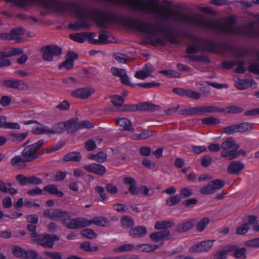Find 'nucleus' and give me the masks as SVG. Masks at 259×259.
Returning <instances> with one entry per match:
<instances>
[{"label": "nucleus", "instance_id": "obj_1", "mask_svg": "<svg viewBox=\"0 0 259 259\" xmlns=\"http://www.w3.org/2000/svg\"><path fill=\"white\" fill-rule=\"evenodd\" d=\"M94 14L96 16L97 24L102 28H106V24L108 23H120L123 26L147 34V38L153 46H156L157 45L164 46L165 44V41L161 39L154 38L156 32H164L165 40L171 44L176 45L180 44L178 38L168 33V29L161 24H158L157 28H153L149 23L140 21L135 18H122L113 12H106L96 11Z\"/></svg>", "mask_w": 259, "mask_h": 259}, {"label": "nucleus", "instance_id": "obj_2", "mask_svg": "<svg viewBox=\"0 0 259 259\" xmlns=\"http://www.w3.org/2000/svg\"><path fill=\"white\" fill-rule=\"evenodd\" d=\"M44 143V140L41 139L32 144L25 146L22 151L21 156H16L12 158L11 164L15 166L20 163L30 162L40 158L42 153L39 154V150L42 147Z\"/></svg>", "mask_w": 259, "mask_h": 259}, {"label": "nucleus", "instance_id": "obj_3", "mask_svg": "<svg viewBox=\"0 0 259 259\" xmlns=\"http://www.w3.org/2000/svg\"><path fill=\"white\" fill-rule=\"evenodd\" d=\"M109 223V220L103 217H94L91 220H88L83 218H77L72 220H64L63 221V223L70 229L82 228L92 224L98 226L105 227Z\"/></svg>", "mask_w": 259, "mask_h": 259}, {"label": "nucleus", "instance_id": "obj_4", "mask_svg": "<svg viewBox=\"0 0 259 259\" xmlns=\"http://www.w3.org/2000/svg\"><path fill=\"white\" fill-rule=\"evenodd\" d=\"M27 229L31 232L30 235L33 238V242L45 248H53L55 245V241L60 240V237L56 234H37L36 227L33 224L27 225Z\"/></svg>", "mask_w": 259, "mask_h": 259}, {"label": "nucleus", "instance_id": "obj_5", "mask_svg": "<svg viewBox=\"0 0 259 259\" xmlns=\"http://www.w3.org/2000/svg\"><path fill=\"white\" fill-rule=\"evenodd\" d=\"M191 38L195 41L203 43V45L200 46L198 44L193 43L188 44L186 49V52L188 54H196L199 52L204 51L213 53L216 52V44L213 41L206 38H200L196 36H193Z\"/></svg>", "mask_w": 259, "mask_h": 259}, {"label": "nucleus", "instance_id": "obj_6", "mask_svg": "<svg viewBox=\"0 0 259 259\" xmlns=\"http://www.w3.org/2000/svg\"><path fill=\"white\" fill-rule=\"evenodd\" d=\"M239 148V145L235 143L233 138H229L221 144L222 151L221 156L229 160L235 159L237 154L235 153L234 149H238Z\"/></svg>", "mask_w": 259, "mask_h": 259}, {"label": "nucleus", "instance_id": "obj_7", "mask_svg": "<svg viewBox=\"0 0 259 259\" xmlns=\"http://www.w3.org/2000/svg\"><path fill=\"white\" fill-rule=\"evenodd\" d=\"M44 216L51 220L55 219H61V223L66 226L63 223L64 220H72L71 219L69 212L66 210H62L59 209L49 208L44 210L43 212Z\"/></svg>", "mask_w": 259, "mask_h": 259}, {"label": "nucleus", "instance_id": "obj_8", "mask_svg": "<svg viewBox=\"0 0 259 259\" xmlns=\"http://www.w3.org/2000/svg\"><path fill=\"white\" fill-rule=\"evenodd\" d=\"M42 54L44 60L48 61H53V58L57 57L62 54V49L56 45H50L42 47L40 50Z\"/></svg>", "mask_w": 259, "mask_h": 259}, {"label": "nucleus", "instance_id": "obj_9", "mask_svg": "<svg viewBox=\"0 0 259 259\" xmlns=\"http://www.w3.org/2000/svg\"><path fill=\"white\" fill-rule=\"evenodd\" d=\"M214 240H206L193 245L189 248L190 252H202L208 251L213 245Z\"/></svg>", "mask_w": 259, "mask_h": 259}, {"label": "nucleus", "instance_id": "obj_10", "mask_svg": "<svg viewBox=\"0 0 259 259\" xmlns=\"http://www.w3.org/2000/svg\"><path fill=\"white\" fill-rule=\"evenodd\" d=\"M3 86L12 89L26 90L28 88L27 83L22 80L7 79L2 82Z\"/></svg>", "mask_w": 259, "mask_h": 259}, {"label": "nucleus", "instance_id": "obj_11", "mask_svg": "<svg viewBox=\"0 0 259 259\" xmlns=\"http://www.w3.org/2000/svg\"><path fill=\"white\" fill-rule=\"evenodd\" d=\"M95 90L90 87L78 88L71 92V95L72 97L81 99H86L93 93Z\"/></svg>", "mask_w": 259, "mask_h": 259}, {"label": "nucleus", "instance_id": "obj_12", "mask_svg": "<svg viewBox=\"0 0 259 259\" xmlns=\"http://www.w3.org/2000/svg\"><path fill=\"white\" fill-rule=\"evenodd\" d=\"M83 168L88 172L100 176H103L106 172V167L98 163H93L83 166Z\"/></svg>", "mask_w": 259, "mask_h": 259}, {"label": "nucleus", "instance_id": "obj_13", "mask_svg": "<svg viewBox=\"0 0 259 259\" xmlns=\"http://www.w3.org/2000/svg\"><path fill=\"white\" fill-rule=\"evenodd\" d=\"M95 36L96 33L94 32H83L70 34V38L77 42L83 43L86 39L89 41L92 40L93 37Z\"/></svg>", "mask_w": 259, "mask_h": 259}, {"label": "nucleus", "instance_id": "obj_14", "mask_svg": "<svg viewBox=\"0 0 259 259\" xmlns=\"http://www.w3.org/2000/svg\"><path fill=\"white\" fill-rule=\"evenodd\" d=\"M229 252H233V256L236 259H245L246 256V249L242 247L239 248L236 245H229Z\"/></svg>", "mask_w": 259, "mask_h": 259}, {"label": "nucleus", "instance_id": "obj_15", "mask_svg": "<svg viewBox=\"0 0 259 259\" xmlns=\"http://www.w3.org/2000/svg\"><path fill=\"white\" fill-rule=\"evenodd\" d=\"M116 123L120 126V130L122 131H127L131 133L135 132V129L133 126L131 121L126 118L122 117L117 119Z\"/></svg>", "mask_w": 259, "mask_h": 259}, {"label": "nucleus", "instance_id": "obj_16", "mask_svg": "<svg viewBox=\"0 0 259 259\" xmlns=\"http://www.w3.org/2000/svg\"><path fill=\"white\" fill-rule=\"evenodd\" d=\"M160 108L158 105L148 102H141L137 104V111L153 112L159 110Z\"/></svg>", "mask_w": 259, "mask_h": 259}, {"label": "nucleus", "instance_id": "obj_17", "mask_svg": "<svg viewBox=\"0 0 259 259\" xmlns=\"http://www.w3.org/2000/svg\"><path fill=\"white\" fill-rule=\"evenodd\" d=\"M244 164L239 161H232L227 168V171L231 175H239L244 168Z\"/></svg>", "mask_w": 259, "mask_h": 259}, {"label": "nucleus", "instance_id": "obj_18", "mask_svg": "<svg viewBox=\"0 0 259 259\" xmlns=\"http://www.w3.org/2000/svg\"><path fill=\"white\" fill-rule=\"evenodd\" d=\"M77 120L78 118L75 117L70 119L66 121H64L65 131H66L69 134H72L78 131Z\"/></svg>", "mask_w": 259, "mask_h": 259}, {"label": "nucleus", "instance_id": "obj_19", "mask_svg": "<svg viewBox=\"0 0 259 259\" xmlns=\"http://www.w3.org/2000/svg\"><path fill=\"white\" fill-rule=\"evenodd\" d=\"M147 233V229L144 226H138L132 228L129 234L133 238H140L145 235Z\"/></svg>", "mask_w": 259, "mask_h": 259}, {"label": "nucleus", "instance_id": "obj_20", "mask_svg": "<svg viewBox=\"0 0 259 259\" xmlns=\"http://www.w3.org/2000/svg\"><path fill=\"white\" fill-rule=\"evenodd\" d=\"M196 223V219H192L189 221L180 224L176 228V231L178 233L186 232L191 229Z\"/></svg>", "mask_w": 259, "mask_h": 259}, {"label": "nucleus", "instance_id": "obj_21", "mask_svg": "<svg viewBox=\"0 0 259 259\" xmlns=\"http://www.w3.org/2000/svg\"><path fill=\"white\" fill-rule=\"evenodd\" d=\"M81 158V154L78 152L74 151L65 154L63 157V160L65 162L69 161L79 162Z\"/></svg>", "mask_w": 259, "mask_h": 259}, {"label": "nucleus", "instance_id": "obj_22", "mask_svg": "<svg viewBox=\"0 0 259 259\" xmlns=\"http://www.w3.org/2000/svg\"><path fill=\"white\" fill-rule=\"evenodd\" d=\"M43 190L50 194L56 195L59 197H62L64 196L63 192L59 190L55 184L47 185L44 187Z\"/></svg>", "mask_w": 259, "mask_h": 259}, {"label": "nucleus", "instance_id": "obj_23", "mask_svg": "<svg viewBox=\"0 0 259 259\" xmlns=\"http://www.w3.org/2000/svg\"><path fill=\"white\" fill-rule=\"evenodd\" d=\"M170 232L169 230H162L160 231L151 233L149 237L152 241L154 242H158L168 236Z\"/></svg>", "mask_w": 259, "mask_h": 259}, {"label": "nucleus", "instance_id": "obj_24", "mask_svg": "<svg viewBox=\"0 0 259 259\" xmlns=\"http://www.w3.org/2000/svg\"><path fill=\"white\" fill-rule=\"evenodd\" d=\"M158 246L155 244H144L138 245L135 247V249L141 252H149L158 248Z\"/></svg>", "mask_w": 259, "mask_h": 259}, {"label": "nucleus", "instance_id": "obj_25", "mask_svg": "<svg viewBox=\"0 0 259 259\" xmlns=\"http://www.w3.org/2000/svg\"><path fill=\"white\" fill-rule=\"evenodd\" d=\"M239 133H244L251 132L253 128V124L249 122H243L237 124Z\"/></svg>", "mask_w": 259, "mask_h": 259}, {"label": "nucleus", "instance_id": "obj_26", "mask_svg": "<svg viewBox=\"0 0 259 259\" xmlns=\"http://www.w3.org/2000/svg\"><path fill=\"white\" fill-rule=\"evenodd\" d=\"M28 132H24L21 134L11 133L9 134V136L12 138L11 141L16 143H19L23 141L28 136Z\"/></svg>", "mask_w": 259, "mask_h": 259}, {"label": "nucleus", "instance_id": "obj_27", "mask_svg": "<svg viewBox=\"0 0 259 259\" xmlns=\"http://www.w3.org/2000/svg\"><path fill=\"white\" fill-rule=\"evenodd\" d=\"M40 126H37L33 129L31 132L36 135L43 134H51L50 128L48 126L38 123Z\"/></svg>", "mask_w": 259, "mask_h": 259}, {"label": "nucleus", "instance_id": "obj_28", "mask_svg": "<svg viewBox=\"0 0 259 259\" xmlns=\"http://www.w3.org/2000/svg\"><path fill=\"white\" fill-rule=\"evenodd\" d=\"M12 250L16 257L24 259L28 258L29 250L26 251L18 246H14Z\"/></svg>", "mask_w": 259, "mask_h": 259}, {"label": "nucleus", "instance_id": "obj_29", "mask_svg": "<svg viewBox=\"0 0 259 259\" xmlns=\"http://www.w3.org/2000/svg\"><path fill=\"white\" fill-rule=\"evenodd\" d=\"M122 227L125 229L133 228L134 221L131 217L125 215L122 217L120 220Z\"/></svg>", "mask_w": 259, "mask_h": 259}, {"label": "nucleus", "instance_id": "obj_30", "mask_svg": "<svg viewBox=\"0 0 259 259\" xmlns=\"http://www.w3.org/2000/svg\"><path fill=\"white\" fill-rule=\"evenodd\" d=\"M174 224L172 222L168 221H157L155 223L154 228L157 230H167V228L171 227Z\"/></svg>", "mask_w": 259, "mask_h": 259}, {"label": "nucleus", "instance_id": "obj_31", "mask_svg": "<svg viewBox=\"0 0 259 259\" xmlns=\"http://www.w3.org/2000/svg\"><path fill=\"white\" fill-rule=\"evenodd\" d=\"M229 253V245L224 247L222 250H218L213 255V259H226Z\"/></svg>", "mask_w": 259, "mask_h": 259}, {"label": "nucleus", "instance_id": "obj_32", "mask_svg": "<svg viewBox=\"0 0 259 259\" xmlns=\"http://www.w3.org/2000/svg\"><path fill=\"white\" fill-rule=\"evenodd\" d=\"M64 125V121L54 124L52 128H50L51 134H59L63 133L65 131Z\"/></svg>", "mask_w": 259, "mask_h": 259}, {"label": "nucleus", "instance_id": "obj_33", "mask_svg": "<svg viewBox=\"0 0 259 259\" xmlns=\"http://www.w3.org/2000/svg\"><path fill=\"white\" fill-rule=\"evenodd\" d=\"M151 136V134H150V131L146 129H142L140 134H136L133 135V139L138 140H145Z\"/></svg>", "mask_w": 259, "mask_h": 259}, {"label": "nucleus", "instance_id": "obj_34", "mask_svg": "<svg viewBox=\"0 0 259 259\" xmlns=\"http://www.w3.org/2000/svg\"><path fill=\"white\" fill-rule=\"evenodd\" d=\"M221 120L219 118L214 117H208L203 118L201 120V123L203 124L208 125H214L220 124Z\"/></svg>", "mask_w": 259, "mask_h": 259}, {"label": "nucleus", "instance_id": "obj_35", "mask_svg": "<svg viewBox=\"0 0 259 259\" xmlns=\"http://www.w3.org/2000/svg\"><path fill=\"white\" fill-rule=\"evenodd\" d=\"M243 109L241 107L231 105L224 108V112L226 114H238L242 112Z\"/></svg>", "mask_w": 259, "mask_h": 259}, {"label": "nucleus", "instance_id": "obj_36", "mask_svg": "<svg viewBox=\"0 0 259 259\" xmlns=\"http://www.w3.org/2000/svg\"><path fill=\"white\" fill-rule=\"evenodd\" d=\"M111 42V41L108 40V36L105 34H100L99 35L98 39H93L92 38V43L94 44H107Z\"/></svg>", "mask_w": 259, "mask_h": 259}, {"label": "nucleus", "instance_id": "obj_37", "mask_svg": "<svg viewBox=\"0 0 259 259\" xmlns=\"http://www.w3.org/2000/svg\"><path fill=\"white\" fill-rule=\"evenodd\" d=\"M79 248L84 251L88 252H95L98 249V247L96 246H91V243L89 241H85L81 243Z\"/></svg>", "mask_w": 259, "mask_h": 259}, {"label": "nucleus", "instance_id": "obj_38", "mask_svg": "<svg viewBox=\"0 0 259 259\" xmlns=\"http://www.w3.org/2000/svg\"><path fill=\"white\" fill-rule=\"evenodd\" d=\"M135 247L132 244H124L114 249L116 252H123L133 250Z\"/></svg>", "mask_w": 259, "mask_h": 259}, {"label": "nucleus", "instance_id": "obj_39", "mask_svg": "<svg viewBox=\"0 0 259 259\" xmlns=\"http://www.w3.org/2000/svg\"><path fill=\"white\" fill-rule=\"evenodd\" d=\"M81 234L85 238L92 239L96 238L97 236L95 232L91 229H85L81 231Z\"/></svg>", "mask_w": 259, "mask_h": 259}, {"label": "nucleus", "instance_id": "obj_40", "mask_svg": "<svg viewBox=\"0 0 259 259\" xmlns=\"http://www.w3.org/2000/svg\"><path fill=\"white\" fill-rule=\"evenodd\" d=\"M95 190L99 195L101 201H104L108 199V195L105 192V189L103 187L96 186L95 187Z\"/></svg>", "mask_w": 259, "mask_h": 259}, {"label": "nucleus", "instance_id": "obj_41", "mask_svg": "<svg viewBox=\"0 0 259 259\" xmlns=\"http://www.w3.org/2000/svg\"><path fill=\"white\" fill-rule=\"evenodd\" d=\"M249 81L248 79H239L235 82V87L240 90L246 89L249 87Z\"/></svg>", "mask_w": 259, "mask_h": 259}, {"label": "nucleus", "instance_id": "obj_42", "mask_svg": "<svg viewBox=\"0 0 259 259\" xmlns=\"http://www.w3.org/2000/svg\"><path fill=\"white\" fill-rule=\"evenodd\" d=\"M210 222L208 218H204L201 221L197 223L196 229L198 232H202L204 230L207 225Z\"/></svg>", "mask_w": 259, "mask_h": 259}, {"label": "nucleus", "instance_id": "obj_43", "mask_svg": "<svg viewBox=\"0 0 259 259\" xmlns=\"http://www.w3.org/2000/svg\"><path fill=\"white\" fill-rule=\"evenodd\" d=\"M214 192L217 190H220L225 186L224 181L221 180L216 179L210 182Z\"/></svg>", "mask_w": 259, "mask_h": 259}, {"label": "nucleus", "instance_id": "obj_44", "mask_svg": "<svg viewBox=\"0 0 259 259\" xmlns=\"http://www.w3.org/2000/svg\"><path fill=\"white\" fill-rule=\"evenodd\" d=\"M7 57H11L16 55H21L23 53V51L22 49L18 48H10L8 50H5Z\"/></svg>", "mask_w": 259, "mask_h": 259}, {"label": "nucleus", "instance_id": "obj_45", "mask_svg": "<svg viewBox=\"0 0 259 259\" xmlns=\"http://www.w3.org/2000/svg\"><path fill=\"white\" fill-rule=\"evenodd\" d=\"M16 179L21 186L30 184V177H26L23 175L19 174L16 176Z\"/></svg>", "mask_w": 259, "mask_h": 259}, {"label": "nucleus", "instance_id": "obj_46", "mask_svg": "<svg viewBox=\"0 0 259 259\" xmlns=\"http://www.w3.org/2000/svg\"><path fill=\"white\" fill-rule=\"evenodd\" d=\"M185 58H188L192 61L197 62H202L205 63H209V59L204 56H191L188 55L185 56Z\"/></svg>", "mask_w": 259, "mask_h": 259}, {"label": "nucleus", "instance_id": "obj_47", "mask_svg": "<svg viewBox=\"0 0 259 259\" xmlns=\"http://www.w3.org/2000/svg\"><path fill=\"white\" fill-rule=\"evenodd\" d=\"M224 132L227 135H233L236 133H239V130L237 124H232L224 128Z\"/></svg>", "mask_w": 259, "mask_h": 259}, {"label": "nucleus", "instance_id": "obj_48", "mask_svg": "<svg viewBox=\"0 0 259 259\" xmlns=\"http://www.w3.org/2000/svg\"><path fill=\"white\" fill-rule=\"evenodd\" d=\"M180 201V197L178 195H174L168 198L165 202L167 205L171 206L179 204Z\"/></svg>", "mask_w": 259, "mask_h": 259}, {"label": "nucleus", "instance_id": "obj_49", "mask_svg": "<svg viewBox=\"0 0 259 259\" xmlns=\"http://www.w3.org/2000/svg\"><path fill=\"white\" fill-rule=\"evenodd\" d=\"M200 193L203 195L212 194L214 192L210 183L207 185L203 186L200 190Z\"/></svg>", "mask_w": 259, "mask_h": 259}, {"label": "nucleus", "instance_id": "obj_50", "mask_svg": "<svg viewBox=\"0 0 259 259\" xmlns=\"http://www.w3.org/2000/svg\"><path fill=\"white\" fill-rule=\"evenodd\" d=\"M114 58L120 63H125L130 58L124 54L116 53L113 55Z\"/></svg>", "mask_w": 259, "mask_h": 259}, {"label": "nucleus", "instance_id": "obj_51", "mask_svg": "<svg viewBox=\"0 0 259 259\" xmlns=\"http://www.w3.org/2000/svg\"><path fill=\"white\" fill-rule=\"evenodd\" d=\"M205 113H215V112H220L222 113L224 112V108H220L218 106H205Z\"/></svg>", "mask_w": 259, "mask_h": 259}, {"label": "nucleus", "instance_id": "obj_52", "mask_svg": "<svg viewBox=\"0 0 259 259\" xmlns=\"http://www.w3.org/2000/svg\"><path fill=\"white\" fill-rule=\"evenodd\" d=\"M112 104L116 106H120L124 102V99L121 96L114 95L111 97Z\"/></svg>", "mask_w": 259, "mask_h": 259}, {"label": "nucleus", "instance_id": "obj_53", "mask_svg": "<svg viewBox=\"0 0 259 259\" xmlns=\"http://www.w3.org/2000/svg\"><path fill=\"white\" fill-rule=\"evenodd\" d=\"M84 147L88 151H92L97 149V145L95 141L89 139L84 143Z\"/></svg>", "mask_w": 259, "mask_h": 259}, {"label": "nucleus", "instance_id": "obj_54", "mask_svg": "<svg viewBox=\"0 0 259 259\" xmlns=\"http://www.w3.org/2000/svg\"><path fill=\"white\" fill-rule=\"evenodd\" d=\"M159 72L168 77L175 78L180 77V74L178 72L172 70H161Z\"/></svg>", "mask_w": 259, "mask_h": 259}, {"label": "nucleus", "instance_id": "obj_55", "mask_svg": "<svg viewBox=\"0 0 259 259\" xmlns=\"http://www.w3.org/2000/svg\"><path fill=\"white\" fill-rule=\"evenodd\" d=\"M78 130L84 128H91L93 127V125L89 120L77 121Z\"/></svg>", "mask_w": 259, "mask_h": 259}, {"label": "nucleus", "instance_id": "obj_56", "mask_svg": "<svg viewBox=\"0 0 259 259\" xmlns=\"http://www.w3.org/2000/svg\"><path fill=\"white\" fill-rule=\"evenodd\" d=\"M212 162V157L209 155H205L202 156L201 160V165L204 167L209 166Z\"/></svg>", "mask_w": 259, "mask_h": 259}, {"label": "nucleus", "instance_id": "obj_57", "mask_svg": "<svg viewBox=\"0 0 259 259\" xmlns=\"http://www.w3.org/2000/svg\"><path fill=\"white\" fill-rule=\"evenodd\" d=\"M245 245L249 247L258 248L259 247V237L252 239L246 241L244 243Z\"/></svg>", "mask_w": 259, "mask_h": 259}, {"label": "nucleus", "instance_id": "obj_58", "mask_svg": "<svg viewBox=\"0 0 259 259\" xmlns=\"http://www.w3.org/2000/svg\"><path fill=\"white\" fill-rule=\"evenodd\" d=\"M120 78L122 84L130 86L132 88H135L136 87V84L131 82L130 81L129 77L126 74V70L125 71L124 75H122Z\"/></svg>", "mask_w": 259, "mask_h": 259}, {"label": "nucleus", "instance_id": "obj_59", "mask_svg": "<svg viewBox=\"0 0 259 259\" xmlns=\"http://www.w3.org/2000/svg\"><path fill=\"white\" fill-rule=\"evenodd\" d=\"M120 111L122 112H135L137 111L136 104H126L122 106Z\"/></svg>", "mask_w": 259, "mask_h": 259}, {"label": "nucleus", "instance_id": "obj_60", "mask_svg": "<svg viewBox=\"0 0 259 259\" xmlns=\"http://www.w3.org/2000/svg\"><path fill=\"white\" fill-rule=\"evenodd\" d=\"M193 194L192 191L186 187L181 189L180 191V195L182 198L190 197Z\"/></svg>", "mask_w": 259, "mask_h": 259}, {"label": "nucleus", "instance_id": "obj_61", "mask_svg": "<svg viewBox=\"0 0 259 259\" xmlns=\"http://www.w3.org/2000/svg\"><path fill=\"white\" fill-rule=\"evenodd\" d=\"M186 97L194 100H199L201 97V94L197 92L188 89Z\"/></svg>", "mask_w": 259, "mask_h": 259}, {"label": "nucleus", "instance_id": "obj_62", "mask_svg": "<svg viewBox=\"0 0 259 259\" xmlns=\"http://www.w3.org/2000/svg\"><path fill=\"white\" fill-rule=\"evenodd\" d=\"M192 115H203L205 114V107L204 106H196L192 107Z\"/></svg>", "mask_w": 259, "mask_h": 259}, {"label": "nucleus", "instance_id": "obj_63", "mask_svg": "<svg viewBox=\"0 0 259 259\" xmlns=\"http://www.w3.org/2000/svg\"><path fill=\"white\" fill-rule=\"evenodd\" d=\"M198 200L196 198H191L182 202V204L186 207H192L197 204Z\"/></svg>", "mask_w": 259, "mask_h": 259}, {"label": "nucleus", "instance_id": "obj_64", "mask_svg": "<svg viewBox=\"0 0 259 259\" xmlns=\"http://www.w3.org/2000/svg\"><path fill=\"white\" fill-rule=\"evenodd\" d=\"M74 66V62L72 60L66 59L62 63H61L59 65V68L61 69V68L64 67L68 70H69L73 68Z\"/></svg>", "mask_w": 259, "mask_h": 259}]
</instances>
